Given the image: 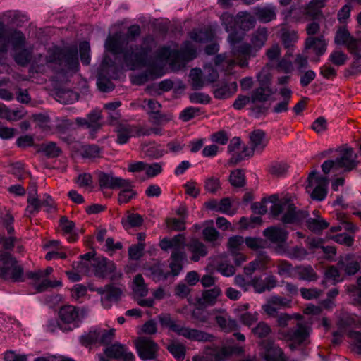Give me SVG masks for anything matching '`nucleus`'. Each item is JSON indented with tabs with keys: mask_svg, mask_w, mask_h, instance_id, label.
I'll list each match as a JSON object with an SVG mask.
<instances>
[{
	"mask_svg": "<svg viewBox=\"0 0 361 361\" xmlns=\"http://www.w3.org/2000/svg\"><path fill=\"white\" fill-rule=\"evenodd\" d=\"M122 38L121 32L109 36L105 42L106 50L114 54L122 53L126 66L131 70L143 67L150 62L149 54L155 45L152 36L145 37L140 46L129 47L124 50H122Z\"/></svg>",
	"mask_w": 361,
	"mask_h": 361,
	"instance_id": "f257e3e1",
	"label": "nucleus"
},
{
	"mask_svg": "<svg viewBox=\"0 0 361 361\" xmlns=\"http://www.w3.org/2000/svg\"><path fill=\"white\" fill-rule=\"evenodd\" d=\"M267 202L272 203L270 212L274 217L281 215V220L284 224H300L307 216L305 211L297 209L294 204L288 198L279 199L277 195H272L252 204V209L255 213L264 214L267 212Z\"/></svg>",
	"mask_w": 361,
	"mask_h": 361,
	"instance_id": "f03ea898",
	"label": "nucleus"
},
{
	"mask_svg": "<svg viewBox=\"0 0 361 361\" xmlns=\"http://www.w3.org/2000/svg\"><path fill=\"white\" fill-rule=\"evenodd\" d=\"M25 37L17 30H5L0 23V53L8 51L10 46L16 51L15 61L20 66L27 65L31 59L32 50L25 48Z\"/></svg>",
	"mask_w": 361,
	"mask_h": 361,
	"instance_id": "7ed1b4c3",
	"label": "nucleus"
},
{
	"mask_svg": "<svg viewBox=\"0 0 361 361\" xmlns=\"http://www.w3.org/2000/svg\"><path fill=\"white\" fill-rule=\"evenodd\" d=\"M185 246V239L183 234H178L171 239L164 238L160 242L162 250H173L169 267L173 276H178L183 269V262L186 258Z\"/></svg>",
	"mask_w": 361,
	"mask_h": 361,
	"instance_id": "20e7f679",
	"label": "nucleus"
},
{
	"mask_svg": "<svg viewBox=\"0 0 361 361\" xmlns=\"http://www.w3.org/2000/svg\"><path fill=\"white\" fill-rule=\"evenodd\" d=\"M158 319L161 326L169 328L171 331L190 340L212 341L214 338L213 335L207 332L184 326L173 319L169 314H161L158 316Z\"/></svg>",
	"mask_w": 361,
	"mask_h": 361,
	"instance_id": "39448f33",
	"label": "nucleus"
},
{
	"mask_svg": "<svg viewBox=\"0 0 361 361\" xmlns=\"http://www.w3.org/2000/svg\"><path fill=\"white\" fill-rule=\"evenodd\" d=\"M47 63L59 65L60 70L76 71L79 66L77 48H54L49 52Z\"/></svg>",
	"mask_w": 361,
	"mask_h": 361,
	"instance_id": "423d86ee",
	"label": "nucleus"
},
{
	"mask_svg": "<svg viewBox=\"0 0 361 361\" xmlns=\"http://www.w3.org/2000/svg\"><path fill=\"white\" fill-rule=\"evenodd\" d=\"M85 275H94L98 278H109L111 280H116L121 277V274L116 271L115 264L103 257H98V259H93L86 262Z\"/></svg>",
	"mask_w": 361,
	"mask_h": 361,
	"instance_id": "0eeeda50",
	"label": "nucleus"
},
{
	"mask_svg": "<svg viewBox=\"0 0 361 361\" xmlns=\"http://www.w3.org/2000/svg\"><path fill=\"white\" fill-rule=\"evenodd\" d=\"M0 277L15 282L23 281V269L15 258L6 252H0Z\"/></svg>",
	"mask_w": 361,
	"mask_h": 361,
	"instance_id": "6e6552de",
	"label": "nucleus"
},
{
	"mask_svg": "<svg viewBox=\"0 0 361 361\" xmlns=\"http://www.w3.org/2000/svg\"><path fill=\"white\" fill-rule=\"evenodd\" d=\"M355 157L352 149H345L335 160L325 161L322 164V170L326 174L331 171H336L339 169H343V171H350L357 165Z\"/></svg>",
	"mask_w": 361,
	"mask_h": 361,
	"instance_id": "1a4fd4ad",
	"label": "nucleus"
},
{
	"mask_svg": "<svg viewBox=\"0 0 361 361\" xmlns=\"http://www.w3.org/2000/svg\"><path fill=\"white\" fill-rule=\"evenodd\" d=\"M59 317L63 323V325L60 326V329L63 331H72L80 326L82 312L75 306L64 305L59 311Z\"/></svg>",
	"mask_w": 361,
	"mask_h": 361,
	"instance_id": "9d476101",
	"label": "nucleus"
},
{
	"mask_svg": "<svg viewBox=\"0 0 361 361\" xmlns=\"http://www.w3.org/2000/svg\"><path fill=\"white\" fill-rule=\"evenodd\" d=\"M53 272V268L47 267L45 270H37L35 271H28L26 276L32 281V284L38 292H43L49 288H56L61 286L60 281H50L47 277Z\"/></svg>",
	"mask_w": 361,
	"mask_h": 361,
	"instance_id": "9b49d317",
	"label": "nucleus"
},
{
	"mask_svg": "<svg viewBox=\"0 0 361 361\" xmlns=\"http://www.w3.org/2000/svg\"><path fill=\"white\" fill-rule=\"evenodd\" d=\"M311 327L302 323H298L295 329H289L283 337L291 342L290 348L295 350L299 345H306L310 343Z\"/></svg>",
	"mask_w": 361,
	"mask_h": 361,
	"instance_id": "f8f14e48",
	"label": "nucleus"
},
{
	"mask_svg": "<svg viewBox=\"0 0 361 361\" xmlns=\"http://www.w3.org/2000/svg\"><path fill=\"white\" fill-rule=\"evenodd\" d=\"M329 180L326 177L317 176L315 171H312L308 176V185L307 190L311 192L313 200H323L327 194Z\"/></svg>",
	"mask_w": 361,
	"mask_h": 361,
	"instance_id": "ddd939ff",
	"label": "nucleus"
},
{
	"mask_svg": "<svg viewBox=\"0 0 361 361\" xmlns=\"http://www.w3.org/2000/svg\"><path fill=\"white\" fill-rule=\"evenodd\" d=\"M91 290L95 291L101 295L102 305L106 309L110 308L114 302H116L122 294L121 288L111 285L92 288Z\"/></svg>",
	"mask_w": 361,
	"mask_h": 361,
	"instance_id": "4468645a",
	"label": "nucleus"
},
{
	"mask_svg": "<svg viewBox=\"0 0 361 361\" xmlns=\"http://www.w3.org/2000/svg\"><path fill=\"white\" fill-rule=\"evenodd\" d=\"M135 343L138 355L142 360H149L156 357L159 347L150 338L140 337Z\"/></svg>",
	"mask_w": 361,
	"mask_h": 361,
	"instance_id": "2eb2a0df",
	"label": "nucleus"
},
{
	"mask_svg": "<svg viewBox=\"0 0 361 361\" xmlns=\"http://www.w3.org/2000/svg\"><path fill=\"white\" fill-rule=\"evenodd\" d=\"M268 142L269 139L263 130H255L250 134L251 149L244 148V152H247L245 156H252L254 152L261 153L267 147Z\"/></svg>",
	"mask_w": 361,
	"mask_h": 361,
	"instance_id": "dca6fc26",
	"label": "nucleus"
},
{
	"mask_svg": "<svg viewBox=\"0 0 361 361\" xmlns=\"http://www.w3.org/2000/svg\"><path fill=\"white\" fill-rule=\"evenodd\" d=\"M104 353L107 357L115 358L122 361H133L135 359L133 353L126 345L118 343L106 347Z\"/></svg>",
	"mask_w": 361,
	"mask_h": 361,
	"instance_id": "f3484780",
	"label": "nucleus"
},
{
	"mask_svg": "<svg viewBox=\"0 0 361 361\" xmlns=\"http://www.w3.org/2000/svg\"><path fill=\"white\" fill-rule=\"evenodd\" d=\"M116 142L119 145H123L128 142L132 137H140L139 125H130L121 123L116 126Z\"/></svg>",
	"mask_w": 361,
	"mask_h": 361,
	"instance_id": "a211bd4d",
	"label": "nucleus"
},
{
	"mask_svg": "<svg viewBox=\"0 0 361 361\" xmlns=\"http://www.w3.org/2000/svg\"><path fill=\"white\" fill-rule=\"evenodd\" d=\"M261 355L266 361H284L282 350L274 343L263 341L261 343Z\"/></svg>",
	"mask_w": 361,
	"mask_h": 361,
	"instance_id": "6ab92c4d",
	"label": "nucleus"
},
{
	"mask_svg": "<svg viewBox=\"0 0 361 361\" xmlns=\"http://www.w3.org/2000/svg\"><path fill=\"white\" fill-rule=\"evenodd\" d=\"M99 184L102 188L115 189L118 187H128L130 185V181L119 177L114 176L112 174L99 173Z\"/></svg>",
	"mask_w": 361,
	"mask_h": 361,
	"instance_id": "aec40b11",
	"label": "nucleus"
},
{
	"mask_svg": "<svg viewBox=\"0 0 361 361\" xmlns=\"http://www.w3.org/2000/svg\"><path fill=\"white\" fill-rule=\"evenodd\" d=\"M228 41L232 44V51L233 55L236 58L243 57L247 58L251 56H255V47H252L250 44L247 43H241L240 44H235L237 42L236 35L234 33H231L228 36Z\"/></svg>",
	"mask_w": 361,
	"mask_h": 361,
	"instance_id": "412c9836",
	"label": "nucleus"
},
{
	"mask_svg": "<svg viewBox=\"0 0 361 361\" xmlns=\"http://www.w3.org/2000/svg\"><path fill=\"white\" fill-rule=\"evenodd\" d=\"M154 42H155V41L154 40ZM154 44H155V45L152 49H153L156 47V42H154ZM151 51H152V50H151ZM180 54V53L177 50H171L169 47H161L160 49H159L157 50V51L156 52V54L154 55H153L152 54V51H150V54H149L150 57H151L150 62H149L147 64L145 65L144 66H151L157 61L164 62V61H167L171 59L172 60L173 58L178 56Z\"/></svg>",
	"mask_w": 361,
	"mask_h": 361,
	"instance_id": "4be33fe9",
	"label": "nucleus"
},
{
	"mask_svg": "<svg viewBox=\"0 0 361 361\" xmlns=\"http://www.w3.org/2000/svg\"><path fill=\"white\" fill-rule=\"evenodd\" d=\"M240 140L239 137H233L228 147V151L231 155L229 160L231 164H236L237 163L242 161L246 156L245 154L247 152H244V149H240Z\"/></svg>",
	"mask_w": 361,
	"mask_h": 361,
	"instance_id": "5701e85b",
	"label": "nucleus"
},
{
	"mask_svg": "<svg viewBox=\"0 0 361 361\" xmlns=\"http://www.w3.org/2000/svg\"><path fill=\"white\" fill-rule=\"evenodd\" d=\"M214 263L216 270L224 276L229 277L233 276L235 273V269L228 262L226 255L216 257Z\"/></svg>",
	"mask_w": 361,
	"mask_h": 361,
	"instance_id": "b1692460",
	"label": "nucleus"
},
{
	"mask_svg": "<svg viewBox=\"0 0 361 361\" xmlns=\"http://www.w3.org/2000/svg\"><path fill=\"white\" fill-rule=\"evenodd\" d=\"M138 106L146 110L151 115L152 119L156 122H160L164 119V116L160 114L161 104L156 100L145 99Z\"/></svg>",
	"mask_w": 361,
	"mask_h": 361,
	"instance_id": "393cba45",
	"label": "nucleus"
},
{
	"mask_svg": "<svg viewBox=\"0 0 361 361\" xmlns=\"http://www.w3.org/2000/svg\"><path fill=\"white\" fill-rule=\"evenodd\" d=\"M264 235L271 242L281 243L286 240L288 232L283 228L271 226L264 231Z\"/></svg>",
	"mask_w": 361,
	"mask_h": 361,
	"instance_id": "a878e982",
	"label": "nucleus"
},
{
	"mask_svg": "<svg viewBox=\"0 0 361 361\" xmlns=\"http://www.w3.org/2000/svg\"><path fill=\"white\" fill-rule=\"evenodd\" d=\"M275 93V90L271 86H262L259 85L257 88L255 89L251 93V102H264L269 99V98Z\"/></svg>",
	"mask_w": 361,
	"mask_h": 361,
	"instance_id": "bb28decb",
	"label": "nucleus"
},
{
	"mask_svg": "<svg viewBox=\"0 0 361 361\" xmlns=\"http://www.w3.org/2000/svg\"><path fill=\"white\" fill-rule=\"evenodd\" d=\"M188 248L191 253L190 259L194 262H197L200 258L207 255V248L206 245L197 240H192L188 244Z\"/></svg>",
	"mask_w": 361,
	"mask_h": 361,
	"instance_id": "cd10ccee",
	"label": "nucleus"
},
{
	"mask_svg": "<svg viewBox=\"0 0 361 361\" xmlns=\"http://www.w3.org/2000/svg\"><path fill=\"white\" fill-rule=\"evenodd\" d=\"M269 260V257L264 254L260 253L257 259L248 263L244 267V273L246 275H252L257 269H267V263Z\"/></svg>",
	"mask_w": 361,
	"mask_h": 361,
	"instance_id": "c85d7f7f",
	"label": "nucleus"
},
{
	"mask_svg": "<svg viewBox=\"0 0 361 361\" xmlns=\"http://www.w3.org/2000/svg\"><path fill=\"white\" fill-rule=\"evenodd\" d=\"M338 265L341 270H343L348 275H354L360 269V264L357 261L353 259L350 255H346L342 257Z\"/></svg>",
	"mask_w": 361,
	"mask_h": 361,
	"instance_id": "c756f323",
	"label": "nucleus"
},
{
	"mask_svg": "<svg viewBox=\"0 0 361 361\" xmlns=\"http://www.w3.org/2000/svg\"><path fill=\"white\" fill-rule=\"evenodd\" d=\"M131 288L134 298H143L148 294L147 286L141 274H137L135 276Z\"/></svg>",
	"mask_w": 361,
	"mask_h": 361,
	"instance_id": "7c9ffc66",
	"label": "nucleus"
},
{
	"mask_svg": "<svg viewBox=\"0 0 361 361\" xmlns=\"http://www.w3.org/2000/svg\"><path fill=\"white\" fill-rule=\"evenodd\" d=\"M306 49H313L318 56L322 55L326 49V42L324 37H308L305 41Z\"/></svg>",
	"mask_w": 361,
	"mask_h": 361,
	"instance_id": "2f4dec72",
	"label": "nucleus"
},
{
	"mask_svg": "<svg viewBox=\"0 0 361 361\" xmlns=\"http://www.w3.org/2000/svg\"><path fill=\"white\" fill-rule=\"evenodd\" d=\"M256 17L262 23H268L276 18V8L274 6L257 7L254 9Z\"/></svg>",
	"mask_w": 361,
	"mask_h": 361,
	"instance_id": "473e14b6",
	"label": "nucleus"
},
{
	"mask_svg": "<svg viewBox=\"0 0 361 361\" xmlns=\"http://www.w3.org/2000/svg\"><path fill=\"white\" fill-rule=\"evenodd\" d=\"M279 94L283 97V100L279 102L276 106L273 108V111L276 114L282 113L287 111L288 109V104L290 101L292 91L290 89L284 87L281 88L279 91Z\"/></svg>",
	"mask_w": 361,
	"mask_h": 361,
	"instance_id": "72a5a7b5",
	"label": "nucleus"
},
{
	"mask_svg": "<svg viewBox=\"0 0 361 361\" xmlns=\"http://www.w3.org/2000/svg\"><path fill=\"white\" fill-rule=\"evenodd\" d=\"M37 188L35 185H33L31 188V191L29 192L27 197V206L26 208V212L29 214H34L39 212L41 209V200L37 197Z\"/></svg>",
	"mask_w": 361,
	"mask_h": 361,
	"instance_id": "f704fd0d",
	"label": "nucleus"
},
{
	"mask_svg": "<svg viewBox=\"0 0 361 361\" xmlns=\"http://www.w3.org/2000/svg\"><path fill=\"white\" fill-rule=\"evenodd\" d=\"M235 23L243 30H248L253 27L255 23L254 17L248 12H240L235 18Z\"/></svg>",
	"mask_w": 361,
	"mask_h": 361,
	"instance_id": "c9c22d12",
	"label": "nucleus"
},
{
	"mask_svg": "<svg viewBox=\"0 0 361 361\" xmlns=\"http://www.w3.org/2000/svg\"><path fill=\"white\" fill-rule=\"evenodd\" d=\"M268 32L265 27L258 28L252 35L251 42L255 47V51H257L261 49L267 40Z\"/></svg>",
	"mask_w": 361,
	"mask_h": 361,
	"instance_id": "e433bc0d",
	"label": "nucleus"
},
{
	"mask_svg": "<svg viewBox=\"0 0 361 361\" xmlns=\"http://www.w3.org/2000/svg\"><path fill=\"white\" fill-rule=\"evenodd\" d=\"M314 218H309L307 220V226L310 230L313 232H319L328 226L327 222L321 218L319 215L318 211H314Z\"/></svg>",
	"mask_w": 361,
	"mask_h": 361,
	"instance_id": "4c0bfd02",
	"label": "nucleus"
},
{
	"mask_svg": "<svg viewBox=\"0 0 361 361\" xmlns=\"http://www.w3.org/2000/svg\"><path fill=\"white\" fill-rule=\"evenodd\" d=\"M79 152L83 158L90 160H94L101 157V149L95 145H82Z\"/></svg>",
	"mask_w": 361,
	"mask_h": 361,
	"instance_id": "58836bf2",
	"label": "nucleus"
},
{
	"mask_svg": "<svg viewBox=\"0 0 361 361\" xmlns=\"http://www.w3.org/2000/svg\"><path fill=\"white\" fill-rule=\"evenodd\" d=\"M216 322L219 326L226 332L238 329V324L234 319H231L227 315H218L216 317Z\"/></svg>",
	"mask_w": 361,
	"mask_h": 361,
	"instance_id": "ea45409f",
	"label": "nucleus"
},
{
	"mask_svg": "<svg viewBox=\"0 0 361 361\" xmlns=\"http://www.w3.org/2000/svg\"><path fill=\"white\" fill-rule=\"evenodd\" d=\"M190 37L196 42H207L213 38L214 32L209 28L197 29L190 33Z\"/></svg>",
	"mask_w": 361,
	"mask_h": 361,
	"instance_id": "a19ab883",
	"label": "nucleus"
},
{
	"mask_svg": "<svg viewBox=\"0 0 361 361\" xmlns=\"http://www.w3.org/2000/svg\"><path fill=\"white\" fill-rule=\"evenodd\" d=\"M0 223L6 230L8 235L14 233L13 223L14 217L9 210L4 209L0 212Z\"/></svg>",
	"mask_w": 361,
	"mask_h": 361,
	"instance_id": "79ce46f5",
	"label": "nucleus"
},
{
	"mask_svg": "<svg viewBox=\"0 0 361 361\" xmlns=\"http://www.w3.org/2000/svg\"><path fill=\"white\" fill-rule=\"evenodd\" d=\"M221 294V290L219 287H214L212 289L207 290L202 293V302L203 305H213L215 304L217 298Z\"/></svg>",
	"mask_w": 361,
	"mask_h": 361,
	"instance_id": "37998d69",
	"label": "nucleus"
},
{
	"mask_svg": "<svg viewBox=\"0 0 361 361\" xmlns=\"http://www.w3.org/2000/svg\"><path fill=\"white\" fill-rule=\"evenodd\" d=\"M244 244L245 240L243 237L240 235H233L228 238L227 247L231 254H236L243 249Z\"/></svg>",
	"mask_w": 361,
	"mask_h": 361,
	"instance_id": "c03bdc74",
	"label": "nucleus"
},
{
	"mask_svg": "<svg viewBox=\"0 0 361 361\" xmlns=\"http://www.w3.org/2000/svg\"><path fill=\"white\" fill-rule=\"evenodd\" d=\"M190 78L194 90L201 89L206 83L205 77H202V72L200 68H192L190 73Z\"/></svg>",
	"mask_w": 361,
	"mask_h": 361,
	"instance_id": "a18cd8bd",
	"label": "nucleus"
},
{
	"mask_svg": "<svg viewBox=\"0 0 361 361\" xmlns=\"http://www.w3.org/2000/svg\"><path fill=\"white\" fill-rule=\"evenodd\" d=\"M237 84L233 82L230 85H225L219 88H216L214 94L216 99H224L230 97L233 93L236 90Z\"/></svg>",
	"mask_w": 361,
	"mask_h": 361,
	"instance_id": "49530a36",
	"label": "nucleus"
},
{
	"mask_svg": "<svg viewBox=\"0 0 361 361\" xmlns=\"http://www.w3.org/2000/svg\"><path fill=\"white\" fill-rule=\"evenodd\" d=\"M78 94L73 91L61 90L56 94V99L58 102L63 104L73 103L78 100Z\"/></svg>",
	"mask_w": 361,
	"mask_h": 361,
	"instance_id": "de8ad7c7",
	"label": "nucleus"
},
{
	"mask_svg": "<svg viewBox=\"0 0 361 361\" xmlns=\"http://www.w3.org/2000/svg\"><path fill=\"white\" fill-rule=\"evenodd\" d=\"M2 16L10 20L11 23L19 25V22L27 21V18L18 11H6L3 13Z\"/></svg>",
	"mask_w": 361,
	"mask_h": 361,
	"instance_id": "09e8293b",
	"label": "nucleus"
},
{
	"mask_svg": "<svg viewBox=\"0 0 361 361\" xmlns=\"http://www.w3.org/2000/svg\"><path fill=\"white\" fill-rule=\"evenodd\" d=\"M118 188H122L118 197L119 204H126L136 195V192L132 190V183L130 181L129 186L118 187Z\"/></svg>",
	"mask_w": 361,
	"mask_h": 361,
	"instance_id": "8fccbe9b",
	"label": "nucleus"
},
{
	"mask_svg": "<svg viewBox=\"0 0 361 361\" xmlns=\"http://www.w3.org/2000/svg\"><path fill=\"white\" fill-rule=\"evenodd\" d=\"M243 352L242 348L239 347H223L220 348L215 354L216 359L219 361H224L231 354Z\"/></svg>",
	"mask_w": 361,
	"mask_h": 361,
	"instance_id": "3c124183",
	"label": "nucleus"
},
{
	"mask_svg": "<svg viewBox=\"0 0 361 361\" xmlns=\"http://www.w3.org/2000/svg\"><path fill=\"white\" fill-rule=\"evenodd\" d=\"M115 329L109 330L98 328V343L102 345L109 344L114 338Z\"/></svg>",
	"mask_w": 361,
	"mask_h": 361,
	"instance_id": "603ef678",
	"label": "nucleus"
},
{
	"mask_svg": "<svg viewBox=\"0 0 361 361\" xmlns=\"http://www.w3.org/2000/svg\"><path fill=\"white\" fill-rule=\"evenodd\" d=\"M25 115L26 111L23 107L11 109L7 106L5 119L8 121H16L23 118Z\"/></svg>",
	"mask_w": 361,
	"mask_h": 361,
	"instance_id": "864d4df0",
	"label": "nucleus"
},
{
	"mask_svg": "<svg viewBox=\"0 0 361 361\" xmlns=\"http://www.w3.org/2000/svg\"><path fill=\"white\" fill-rule=\"evenodd\" d=\"M82 345L87 346L98 343V329H94L82 334L80 338Z\"/></svg>",
	"mask_w": 361,
	"mask_h": 361,
	"instance_id": "5fc2aeb1",
	"label": "nucleus"
},
{
	"mask_svg": "<svg viewBox=\"0 0 361 361\" xmlns=\"http://www.w3.org/2000/svg\"><path fill=\"white\" fill-rule=\"evenodd\" d=\"M211 226L205 227L202 231L204 239L210 243L216 242L219 238V233L212 226L213 221H210Z\"/></svg>",
	"mask_w": 361,
	"mask_h": 361,
	"instance_id": "6e6d98bb",
	"label": "nucleus"
},
{
	"mask_svg": "<svg viewBox=\"0 0 361 361\" xmlns=\"http://www.w3.org/2000/svg\"><path fill=\"white\" fill-rule=\"evenodd\" d=\"M60 226L62 231L67 234H71L68 240L71 242L76 240V236L72 235L73 229L75 228V224L72 221H69L66 217H61L60 220Z\"/></svg>",
	"mask_w": 361,
	"mask_h": 361,
	"instance_id": "4d7b16f0",
	"label": "nucleus"
},
{
	"mask_svg": "<svg viewBox=\"0 0 361 361\" xmlns=\"http://www.w3.org/2000/svg\"><path fill=\"white\" fill-rule=\"evenodd\" d=\"M231 184L234 187H243L245 185V174L240 169H236L231 173L229 178Z\"/></svg>",
	"mask_w": 361,
	"mask_h": 361,
	"instance_id": "13d9d810",
	"label": "nucleus"
},
{
	"mask_svg": "<svg viewBox=\"0 0 361 361\" xmlns=\"http://www.w3.org/2000/svg\"><path fill=\"white\" fill-rule=\"evenodd\" d=\"M288 166L284 162H273L269 167V172L274 176H281L284 175Z\"/></svg>",
	"mask_w": 361,
	"mask_h": 361,
	"instance_id": "bf43d9fd",
	"label": "nucleus"
},
{
	"mask_svg": "<svg viewBox=\"0 0 361 361\" xmlns=\"http://www.w3.org/2000/svg\"><path fill=\"white\" fill-rule=\"evenodd\" d=\"M324 3L325 0H312L305 8L306 14L312 17L316 16L319 9L324 7Z\"/></svg>",
	"mask_w": 361,
	"mask_h": 361,
	"instance_id": "052dcab7",
	"label": "nucleus"
},
{
	"mask_svg": "<svg viewBox=\"0 0 361 361\" xmlns=\"http://www.w3.org/2000/svg\"><path fill=\"white\" fill-rule=\"evenodd\" d=\"M238 318L243 324L247 326H250L258 320L259 314L257 312L253 313L245 312L239 314Z\"/></svg>",
	"mask_w": 361,
	"mask_h": 361,
	"instance_id": "680f3d73",
	"label": "nucleus"
},
{
	"mask_svg": "<svg viewBox=\"0 0 361 361\" xmlns=\"http://www.w3.org/2000/svg\"><path fill=\"white\" fill-rule=\"evenodd\" d=\"M169 351L178 360H183L185 357V348L183 345L172 343L168 345Z\"/></svg>",
	"mask_w": 361,
	"mask_h": 361,
	"instance_id": "e2e57ef3",
	"label": "nucleus"
},
{
	"mask_svg": "<svg viewBox=\"0 0 361 361\" xmlns=\"http://www.w3.org/2000/svg\"><path fill=\"white\" fill-rule=\"evenodd\" d=\"M252 332L259 338H264L271 333V328L266 322H259L255 327L252 329Z\"/></svg>",
	"mask_w": 361,
	"mask_h": 361,
	"instance_id": "0e129e2a",
	"label": "nucleus"
},
{
	"mask_svg": "<svg viewBox=\"0 0 361 361\" xmlns=\"http://www.w3.org/2000/svg\"><path fill=\"white\" fill-rule=\"evenodd\" d=\"M347 59L348 56L344 52L338 50L334 51L329 58L330 62L338 66L344 65Z\"/></svg>",
	"mask_w": 361,
	"mask_h": 361,
	"instance_id": "69168bd1",
	"label": "nucleus"
},
{
	"mask_svg": "<svg viewBox=\"0 0 361 361\" xmlns=\"http://www.w3.org/2000/svg\"><path fill=\"white\" fill-rule=\"evenodd\" d=\"M276 267L277 268V274L281 276L288 277L290 276L293 271L291 264L285 260L279 261Z\"/></svg>",
	"mask_w": 361,
	"mask_h": 361,
	"instance_id": "338daca9",
	"label": "nucleus"
},
{
	"mask_svg": "<svg viewBox=\"0 0 361 361\" xmlns=\"http://www.w3.org/2000/svg\"><path fill=\"white\" fill-rule=\"evenodd\" d=\"M345 46L353 56L361 54V37L356 39L353 37Z\"/></svg>",
	"mask_w": 361,
	"mask_h": 361,
	"instance_id": "774afa93",
	"label": "nucleus"
}]
</instances>
